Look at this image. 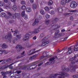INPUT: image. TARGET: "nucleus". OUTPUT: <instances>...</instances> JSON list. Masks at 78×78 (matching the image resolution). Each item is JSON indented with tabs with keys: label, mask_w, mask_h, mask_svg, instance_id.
Instances as JSON below:
<instances>
[{
	"label": "nucleus",
	"mask_w": 78,
	"mask_h": 78,
	"mask_svg": "<svg viewBox=\"0 0 78 78\" xmlns=\"http://www.w3.org/2000/svg\"><path fill=\"white\" fill-rule=\"evenodd\" d=\"M18 39L17 38H15V39L13 41V42L14 44V43H15V42H16V41H17Z\"/></svg>",
	"instance_id": "42"
},
{
	"label": "nucleus",
	"mask_w": 78,
	"mask_h": 78,
	"mask_svg": "<svg viewBox=\"0 0 78 78\" xmlns=\"http://www.w3.org/2000/svg\"><path fill=\"white\" fill-rule=\"evenodd\" d=\"M11 30H12V32H14L15 33H14L13 34V36H16V34H17V33H18V31L17 30H15V31H12V29H11Z\"/></svg>",
	"instance_id": "21"
},
{
	"label": "nucleus",
	"mask_w": 78,
	"mask_h": 78,
	"mask_svg": "<svg viewBox=\"0 0 78 78\" xmlns=\"http://www.w3.org/2000/svg\"><path fill=\"white\" fill-rule=\"evenodd\" d=\"M69 37V36L68 37H66L65 39H64L63 41H65L66 40H67V38Z\"/></svg>",
	"instance_id": "49"
},
{
	"label": "nucleus",
	"mask_w": 78,
	"mask_h": 78,
	"mask_svg": "<svg viewBox=\"0 0 78 78\" xmlns=\"http://www.w3.org/2000/svg\"><path fill=\"white\" fill-rule=\"evenodd\" d=\"M45 17V18H46V19H48L50 17V15L48 14H46Z\"/></svg>",
	"instance_id": "36"
},
{
	"label": "nucleus",
	"mask_w": 78,
	"mask_h": 78,
	"mask_svg": "<svg viewBox=\"0 0 78 78\" xmlns=\"http://www.w3.org/2000/svg\"><path fill=\"white\" fill-rule=\"evenodd\" d=\"M26 7L25 6V5H22L21 7V9L23 10H25V9H26Z\"/></svg>",
	"instance_id": "31"
},
{
	"label": "nucleus",
	"mask_w": 78,
	"mask_h": 78,
	"mask_svg": "<svg viewBox=\"0 0 78 78\" xmlns=\"http://www.w3.org/2000/svg\"><path fill=\"white\" fill-rule=\"evenodd\" d=\"M16 48H18V51H20L21 49L23 48V47H22V46L20 44H18L16 47Z\"/></svg>",
	"instance_id": "13"
},
{
	"label": "nucleus",
	"mask_w": 78,
	"mask_h": 78,
	"mask_svg": "<svg viewBox=\"0 0 78 78\" xmlns=\"http://www.w3.org/2000/svg\"><path fill=\"white\" fill-rule=\"evenodd\" d=\"M2 48L4 49L7 48H8V46L6 45V44H4L2 45Z\"/></svg>",
	"instance_id": "20"
},
{
	"label": "nucleus",
	"mask_w": 78,
	"mask_h": 78,
	"mask_svg": "<svg viewBox=\"0 0 78 78\" xmlns=\"http://www.w3.org/2000/svg\"><path fill=\"white\" fill-rule=\"evenodd\" d=\"M37 54H35L34 55H33L32 56L30 57L29 59L31 61H32L33 60V59H35L37 56Z\"/></svg>",
	"instance_id": "14"
},
{
	"label": "nucleus",
	"mask_w": 78,
	"mask_h": 78,
	"mask_svg": "<svg viewBox=\"0 0 78 78\" xmlns=\"http://www.w3.org/2000/svg\"><path fill=\"white\" fill-rule=\"evenodd\" d=\"M16 73L17 74H19V73H21V71H17Z\"/></svg>",
	"instance_id": "50"
},
{
	"label": "nucleus",
	"mask_w": 78,
	"mask_h": 78,
	"mask_svg": "<svg viewBox=\"0 0 78 78\" xmlns=\"http://www.w3.org/2000/svg\"><path fill=\"white\" fill-rule=\"evenodd\" d=\"M21 3L22 5H25V2L24 1H22Z\"/></svg>",
	"instance_id": "41"
},
{
	"label": "nucleus",
	"mask_w": 78,
	"mask_h": 78,
	"mask_svg": "<svg viewBox=\"0 0 78 78\" xmlns=\"http://www.w3.org/2000/svg\"><path fill=\"white\" fill-rule=\"evenodd\" d=\"M36 50V48H34L31 51H34Z\"/></svg>",
	"instance_id": "60"
},
{
	"label": "nucleus",
	"mask_w": 78,
	"mask_h": 78,
	"mask_svg": "<svg viewBox=\"0 0 78 78\" xmlns=\"http://www.w3.org/2000/svg\"><path fill=\"white\" fill-rule=\"evenodd\" d=\"M46 57H48V58H49V57H50V56L48 55H47L45 56Z\"/></svg>",
	"instance_id": "64"
},
{
	"label": "nucleus",
	"mask_w": 78,
	"mask_h": 78,
	"mask_svg": "<svg viewBox=\"0 0 78 78\" xmlns=\"http://www.w3.org/2000/svg\"><path fill=\"white\" fill-rule=\"evenodd\" d=\"M25 11H24L23 12H22L21 13V15L22 16V17H23L25 15H26L25 14Z\"/></svg>",
	"instance_id": "33"
},
{
	"label": "nucleus",
	"mask_w": 78,
	"mask_h": 78,
	"mask_svg": "<svg viewBox=\"0 0 78 78\" xmlns=\"http://www.w3.org/2000/svg\"><path fill=\"white\" fill-rule=\"evenodd\" d=\"M59 32H60V31L59 30H58L56 31L55 32L54 37H55V38H58V37H59V36H62L64 35V33L59 34H58V33H59Z\"/></svg>",
	"instance_id": "5"
},
{
	"label": "nucleus",
	"mask_w": 78,
	"mask_h": 78,
	"mask_svg": "<svg viewBox=\"0 0 78 78\" xmlns=\"http://www.w3.org/2000/svg\"><path fill=\"white\" fill-rule=\"evenodd\" d=\"M16 36L18 38V39H20L21 38V37H22L21 34L17 35H16Z\"/></svg>",
	"instance_id": "35"
},
{
	"label": "nucleus",
	"mask_w": 78,
	"mask_h": 78,
	"mask_svg": "<svg viewBox=\"0 0 78 78\" xmlns=\"http://www.w3.org/2000/svg\"><path fill=\"white\" fill-rule=\"evenodd\" d=\"M2 11H3V9L1 8H0V12Z\"/></svg>",
	"instance_id": "56"
},
{
	"label": "nucleus",
	"mask_w": 78,
	"mask_h": 78,
	"mask_svg": "<svg viewBox=\"0 0 78 78\" xmlns=\"http://www.w3.org/2000/svg\"><path fill=\"white\" fill-rule=\"evenodd\" d=\"M45 36V34L44 33H42L40 34V37H44Z\"/></svg>",
	"instance_id": "32"
},
{
	"label": "nucleus",
	"mask_w": 78,
	"mask_h": 78,
	"mask_svg": "<svg viewBox=\"0 0 78 78\" xmlns=\"http://www.w3.org/2000/svg\"><path fill=\"white\" fill-rule=\"evenodd\" d=\"M40 31L39 29H35L34 31H30L29 33L31 34V35H33V34H37L38 33H39Z\"/></svg>",
	"instance_id": "10"
},
{
	"label": "nucleus",
	"mask_w": 78,
	"mask_h": 78,
	"mask_svg": "<svg viewBox=\"0 0 78 78\" xmlns=\"http://www.w3.org/2000/svg\"><path fill=\"white\" fill-rule=\"evenodd\" d=\"M7 67H6L5 66H3L0 68V69H2V70H4L5 69H6Z\"/></svg>",
	"instance_id": "34"
},
{
	"label": "nucleus",
	"mask_w": 78,
	"mask_h": 78,
	"mask_svg": "<svg viewBox=\"0 0 78 78\" xmlns=\"http://www.w3.org/2000/svg\"><path fill=\"white\" fill-rule=\"evenodd\" d=\"M16 0H11V1L12 2H13L14 3H15L16 2Z\"/></svg>",
	"instance_id": "57"
},
{
	"label": "nucleus",
	"mask_w": 78,
	"mask_h": 78,
	"mask_svg": "<svg viewBox=\"0 0 78 78\" xmlns=\"http://www.w3.org/2000/svg\"><path fill=\"white\" fill-rule=\"evenodd\" d=\"M44 9L45 11H48L49 10V8L48 7H46L44 8Z\"/></svg>",
	"instance_id": "39"
},
{
	"label": "nucleus",
	"mask_w": 78,
	"mask_h": 78,
	"mask_svg": "<svg viewBox=\"0 0 78 78\" xmlns=\"http://www.w3.org/2000/svg\"><path fill=\"white\" fill-rule=\"evenodd\" d=\"M50 14L51 15H53L55 14V12H54V11L51 10L50 12Z\"/></svg>",
	"instance_id": "43"
},
{
	"label": "nucleus",
	"mask_w": 78,
	"mask_h": 78,
	"mask_svg": "<svg viewBox=\"0 0 78 78\" xmlns=\"http://www.w3.org/2000/svg\"><path fill=\"white\" fill-rule=\"evenodd\" d=\"M12 8L13 10H16V9L17 8V5H15L12 6Z\"/></svg>",
	"instance_id": "25"
},
{
	"label": "nucleus",
	"mask_w": 78,
	"mask_h": 78,
	"mask_svg": "<svg viewBox=\"0 0 78 78\" xmlns=\"http://www.w3.org/2000/svg\"><path fill=\"white\" fill-rule=\"evenodd\" d=\"M48 53V52H44V53H45V55H47V53Z\"/></svg>",
	"instance_id": "62"
},
{
	"label": "nucleus",
	"mask_w": 78,
	"mask_h": 78,
	"mask_svg": "<svg viewBox=\"0 0 78 78\" xmlns=\"http://www.w3.org/2000/svg\"><path fill=\"white\" fill-rule=\"evenodd\" d=\"M40 51V50H37L34 52H32L30 54H29V55H33L34 53H37L38 52V51Z\"/></svg>",
	"instance_id": "27"
},
{
	"label": "nucleus",
	"mask_w": 78,
	"mask_h": 78,
	"mask_svg": "<svg viewBox=\"0 0 78 78\" xmlns=\"http://www.w3.org/2000/svg\"><path fill=\"white\" fill-rule=\"evenodd\" d=\"M1 74H2V75L3 76V78H7V76H6V75L8 74V72H1Z\"/></svg>",
	"instance_id": "12"
},
{
	"label": "nucleus",
	"mask_w": 78,
	"mask_h": 78,
	"mask_svg": "<svg viewBox=\"0 0 78 78\" xmlns=\"http://www.w3.org/2000/svg\"><path fill=\"white\" fill-rule=\"evenodd\" d=\"M76 10H69V12H76Z\"/></svg>",
	"instance_id": "45"
},
{
	"label": "nucleus",
	"mask_w": 78,
	"mask_h": 78,
	"mask_svg": "<svg viewBox=\"0 0 78 78\" xmlns=\"http://www.w3.org/2000/svg\"><path fill=\"white\" fill-rule=\"evenodd\" d=\"M26 11L27 12H30L31 11V8L30 7H28L26 8Z\"/></svg>",
	"instance_id": "19"
},
{
	"label": "nucleus",
	"mask_w": 78,
	"mask_h": 78,
	"mask_svg": "<svg viewBox=\"0 0 78 78\" xmlns=\"http://www.w3.org/2000/svg\"><path fill=\"white\" fill-rule=\"evenodd\" d=\"M4 4V3H3L2 2H0V6H3Z\"/></svg>",
	"instance_id": "40"
},
{
	"label": "nucleus",
	"mask_w": 78,
	"mask_h": 78,
	"mask_svg": "<svg viewBox=\"0 0 78 78\" xmlns=\"http://www.w3.org/2000/svg\"><path fill=\"white\" fill-rule=\"evenodd\" d=\"M42 64H43V63H41L39 64L38 65V66H41L42 65Z\"/></svg>",
	"instance_id": "59"
},
{
	"label": "nucleus",
	"mask_w": 78,
	"mask_h": 78,
	"mask_svg": "<svg viewBox=\"0 0 78 78\" xmlns=\"http://www.w3.org/2000/svg\"><path fill=\"white\" fill-rule=\"evenodd\" d=\"M70 69H69L65 66H62V70L63 72H59V74L54 73L51 74L50 75L48 78L43 77L41 78H55L56 77V76H58V75L62 76H58V78H65L64 76L66 77L67 76H69V74L64 72H68L69 71H71V70L75 71V66L72 65L70 66Z\"/></svg>",
	"instance_id": "1"
},
{
	"label": "nucleus",
	"mask_w": 78,
	"mask_h": 78,
	"mask_svg": "<svg viewBox=\"0 0 78 78\" xmlns=\"http://www.w3.org/2000/svg\"><path fill=\"white\" fill-rule=\"evenodd\" d=\"M53 4V1L51 0H50L48 2V5H51Z\"/></svg>",
	"instance_id": "30"
},
{
	"label": "nucleus",
	"mask_w": 78,
	"mask_h": 78,
	"mask_svg": "<svg viewBox=\"0 0 78 78\" xmlns=\"http://www.w3.org/2000/svg\"><path fill=\"white\" fill-rule=\"evenodd\" d=\"M71 0H65V1L66 3H69V2H70Z\"/></svg>",
	"instance_id": "47"
},
{
	"label": "nucleus",
	"mask_w": 78,
	"mask_h": 78,
	"mask_svg": "<svg viewBox=\"0 0 78 78\" xmlns=\"http://www.w3.org/2000/svg\"><path fill=\"white\" fill-rule=\"evenodd\" d=\"M73 52V50L72 48H68V51L67 52V54H70Z\"/></svg>",
	"instance_id": "16"
},
{
	"label": "nucleus",
	"mask_w": 78,
	"mask_h": 78,
	"mask_svg": "<svg viewBox=\"0 0 78 78\" xmlns=\"http://www.w3.org/2000/svg\"><path fill=\"white\" fill-rule=\"evenodd\" d=\"M25 52L24 51L23 52V53H21V56H23L24 55V53H25Z\"/></svg>",
	"instance_id": "55"
},
{
	"label": "nucleus",
	"mask_w": 78,
	"mask_h": 78,
	"mask_svg": "<svg viewBox=\"0 0 78 78\" xmlns=\"http://www.w3.org/2000/svg\"><path fill=\"white\" fill-rule=\"evenodd\" d=\"M74 51H78V44H77L76 46H74Z\"/></svg>",
	"instance_id": "24"
},
{
	"label": "nucleus",
	"mask_w": 78,
	"mask_h": 78,
	"mask_svg": "<svg viewBox=\"0 0 78 78\" xmlns=\"http://www.w3.org/2000/svg\"><path fill=\"white\" fill-rule=\"evenodd\" d=\"M57 10L59 12H62L63 11H65L66 9V8L64 6H62V7H57Z\"/></svg>",
	"instance_id": "8"
},
{
	"label": "nucleus",
	"mask_w": 78,
	"mask_h": 78,
	"mask_svg": "<svg viewBox=\"0 0 78 78\" xmlns=\"http://www.w3.org/2000/svg\"><path fill=\"white\" fill-rule=\"evenodd\" d=\"M15 78H19V75H16L15 76Z\"/></svg>",
	"instance_id": "51"
},
{
	"label": "nucleus",
	"mask_w": 78,
	"mask_h": 78,
	"mask_svg": "<svg viewBox=\"0 0 78 78\" xmlns=\"http://www.w3.org/2000/svg\"><path fill=\"white\" fill-rule=\"evenodd\" d=\"M39 22V20L37 19H36L35 20L34 23L32 24L33 26H34V25H36V24L38 23Z\"/></svg>",
	"instance_id": "15"
},
{
	"label": "nucleus",
	"mask_w": 78,
	"mask_h": 78,
	"mask_svg": "<svg viewBox=\"0 0 78 78\" xmlns=\"http://www.w3.org/2000/svg\"><path fill=\"white\" fill-rule=\"evenodd\" d=\"M24 19L25 20H27V19H28V16H27V15H25L23 16Z\"/></svg>",
	"instance_id": "29"
},
{
	"label": "nucleus",
	"mask_w": 78,
	"mask_h": 78,
	"mask_svg": "<svg viewBox=\"0 0 78 78\" xmlns=\"http://www.w3.org/2000/svg\"><path fill=\"white\" fill-rule=\"evenodd\" d=\"M23 56L20 57V56H18L17 57V59H19V58H22V57H23Z\"/></svg>",
	"instance_id": "58"
},
{
	"label": "nucleus",
	"mask_w": 78,
	"mask_h": 78,
	"mask_svg": "<svg viewBox=\"0 0 78 78\" xmlns=\"http://www.w3.org/2000/svg\"><path fill=\"white\" fill-rule=\"evenodd\" d=\"M33 39H34V40H36V36H35L34 37H33Z\"/></svg>",
	"instance_id": "54"
},
{
	"label": "nucleus",
	"mask_w": 78,
	"mask_h": 78,
	"mask_svg": "<svg viewBox=\"0 0 78 78\" xmlns=\"http://www.w3.org/2000/svg\"><path fill=\"white\" fill-rule=\"evenodd\" d=\"M6 16V13L5 12H2L0 15V17H5Z\"/></svg>",
	"instance_id": "22"
},
{
	"label": "nucleus",
	"mask_w": 78,
	"mask_h": 78,
	"mask_svg": "<svg viewBox=\"0 0 78 78\" xmlns=\"http://www.w3.org/2000/svg\"><path fill=\"white\" fill-rule=\"evenodd\" d=\"M8 34L7 35H6L5 37V39H8V41H9L10 42H11V39L12 38V36L11 35V32H8Z\"/></svg>",
	"instance_id": "7"
},
{
	"label": "nucleus",
	"mask_w": 78,
	"mask_h": 78,
	"mask_svg": "<svg viewBox=\"0 0 78 78\" xmlns=\"http://www.w3.org/2000/svg\"><path fill=\"white\" fill-rule=\"evenodd\" d=\"M78 56V55H76L73 58H71L69 61L71 62V64H75L76 62H78V59L77 58Z\"/></svg>",
	"instance_id": "4"
},
{
	"label": "nucleus",
	"mask_w": 78,
	"mask_h": 78,
	"mask_svg": "<svg viewBox=\"0 0 78 78\" xmlns=\"http://www.w3.org/2000/svg\"><path fill=\"white\" fill-rule=\"evenodd\" d=\"M48 36H46L44 38V39H43L42 40V41H44V39H48Z\"/></svg>",
	"instance_id": "44"
},
{
	"label": "nucleus",
	"mask_w": 78,
	"mask_h": 78,
	"mask_svg": "<svg viewBox=\"0 0 78 78\" xmlns=\"http://www.w3.org/2000/svg\"><path fill=\"white\" fill-rule=\"evenodd\" d=\"M40 12L42 14V15H44L45 14V12H44V10L43 9H41L40 10Z\"/></svg>",
	"instance_id": "26"
},
{
	"label": "nucleus",
	"mask_w": 78,
	"mask_h": 78,
	"mask_svg": "<svg viewBox=\"0 0 78 78\" xmlns=\"http://www.w3.org/2000/svg\"><path fill=\"white\" fill-rule=\"evenodd\" d=\"M70 20H73V17L72 16L70 17Z\"/></svg>",
	"instance_id": "46"
},
{
	"label": "nucleus",
	"mask_w": 78,
	"mask_h": 78,
	"mask_svg": "<svg viewBox=\"0 0 78 78\" xmlns=\"http://www.w3.org/2000/svg\"><path fill=\"white\" fill-rule=\"evenodd\" d=\"M32 8L34 9H36L37 8V5L36 4H34L32 5Z\"/></svg>",
	"instance_id": "23"
},
{
	"label": "nucleus",
	"mask_w": 78,
	"mask_h": 78,
	"mask_svg": "<svg viewBox=\"0 0 78 78\" xmlns=\"http://www.w3.org/2000/svg\"><path fill=\"white\" fill-rule=\"evenodd\" d=\"M15 64V62L13 63H12V64H10V66H12V65H13V64Z\"/></svg>",
	"instance_id": "63"
},
{
	"label": "nucleus",
	"mask_w": 78,
	"mask_h": 78,
	"mask_svg": "<svg viewBox=\"0 0 78 78\" xmlns=\"http://www.w3.org/2000/svg\"><path fill=\"white\" fill-rule=\"evenodd\" d=\"M55 59V57H52L50 58L49 59V62H47L45 64V66H48V65H50V64H52L54 63V60Z\"/></svg>",
	"instance_id": "9"
},
{
	"label": "nucleus",
	"mask_w": 78,
	"mask_h": 78,
	"mask_svg": "<svg viewBox=\"0 0 78 78\" xmlns=\"http://www.w3.org/2000/svg\"><path fill=\"white\" fill-rule=\"evenodd\" d=\"M14 74L13 73H11L10 75V78H12V77H14Z\"/></svg>",
	"instance_id": "37"
},
{
	"label": "nucleus",
	"mask_w": 78,
	"mask_h": 78,
	"mask_svg": "<svg viewBox=\"0 0 78 78\" xmlns=\"http://www.w3.org/2000/svg\"><path fill=\"white\" fill-rule=\"evenodd\" d=\"M73 78H78V75H75L73 76Z\"/></svg>",
	"instance_id": "38"
},
{
	"label": "nucleus",
	"mask_w": 78,
	"mask_h": 78,
	"mask_svg": "<svg viewBox=\"0 0 78 78\" xmlns=\"http://www.w3.org/2000/svg\"><path fill=\"white\" fill-rule=\"evenodd\" d=\"M7 14L10 17H12L13 19H14V17H16V18H17V17H19L20 16V13H15L14 15L13 16H12L10 12H8Z\"/></svg>",
	"instance_id": "6"
},
{
	"label": "nucleus",
	"mask_w": 78,
	"mask_h": 78,
	"mask_svg": "<svg viewBox=\"0 0 78 78\" xmlns=\"http://www.w3.org/2000/svg\"><path fill=\"white\" fill-rule=\"evenodd\" d=\"M66 3H66V2L65 1H64V0H62L61 1V4L62 5H66Z\"/></svg>",
	"instance_id": "18"
},
{
	"label": "nucleus",
	"mask_w": 78,
	"mask_h": 78,
	"mask_svg": "<svg viewBox=\"0 0 78 78\" xmlns=\"http://www.w3.org/2000/svg\"><path fill=\"white\" fill-rule=\"evenodd\" d=\"M37 64H38V62H35L29 65L27 67L26 66H21L20 69H25L27 67V70H32V69H35V68L37 67V66H35V65ZM33 66H35L33 67Z\"/></svg>",
	"instance_id": "3"
},
{
	"label": "nucleus",
	"mask_w": 78,
	"mask_h": 78,
	"mask_svg": "<svg viewBox=\"0 0 78 78\" xmlns=\"http://www.w3.org/2000/svg\"><path fill=\"white\" fill-rule=\"evenodd\" d=\"M45 22L46 25H48L50 23V20H46L45 21Z\"/></svg>",
	"instance_id": "28"
},
{
	"label": "nucleus",
	"mask_w": 78,
	"mask_h": 78,
	"mask_svg": "<svg viewBox=\"0 0 78 78\" xmlns=\"http://www.w3.org/2000/svg\"><path fill=\"white\" fill-rule=\"evenodd\" d=\"M58 20V18H55L51 22V25H49V27H51L50 28V30L51 31H53V30H56V29L59 28L60 27V26H59L58 24L55 23V22H56Z\"/></svg>",
	"instance_id": "2"
},
{
	"label": "nucleus",
	"mask_w": 78,
	"mask_h": 78,
	"mask_svg": "<svg viewBox=\"0 0 78 78\" xmlns=\"http://www.w3.org/2000/svg\"><path fill=\"white\" fill-rule=\"evenodd\" d=\"M30 34H26L25 36L23 37V40L24 41H26L27 40H28V39H29V37H30Z\"/></svg>",
	"instance_id": "11"
},
{
	"label": "nucleus",
	"mask_w": 78,
	"mask_h": 78,
	"mask_svg": "<svg viewBox=\"0 0 78 78\" xmlns=\"http://www.w3.org/2000/svg\"><path fill=\"white\" fill-rule=\"evenodd\" d=\"M3 53V51L0 50V55H2V54Z\"/></svg>",
	"instance_id": "48"
},
{
	"label": "nucleus",
	"mask_w": 78,
	"mask_h": 78,
	"mask_svg": "<svg viewBox=\"0 0 78 78\" xmlns=\"http://www.w3.org/2000/svg\"><path fill=\"white\" fill-rule=\"evenodd\" d=\"M66 31V30H65L64 29L62 30H61L62 32H64V31Z\"/></svg>",
	"instance_id": "61"
},
{
	"label": "nucleus",
	"mask_w": 78,
	"mask_h": 78,
	"mask_svg": "<svg viewBox=\"0 0 78 78\" xmlns=\"http://www.w3.org/2000/svg\"><path fill=\"white\" fill-rule=\"evenodd\" d=\"M4 1L5 3H7L9 1L8 0H4Z\"/></svg>",
	"instance_id": "52"
},
{
	"label": "nucleus",
	"mask_w": 78,
	"mask_h": 78,
	"mask_svg": "<svg viewBox=\"0 0 78 78\" xmlns=\"http://www.w3.org/2000/svg\"><path fill=\"white\" fill-rule=\"evenodd\" d=\"M30 2L31 3H34V0H30Z\"/></svg>",
	"instance_id": "53"
},
{
	"label": "nucleus",
	"mask_w": 78,
	"mask_h": 78,
	"mask_svg": "<svg viewBox=\"0 0 78 78\" xmlns=\"http://www.w3.org/2000/svg\"><path fill=\"white\" fill-rule=\"evenodd\" d=\"M48 44V42L47 41H43L42 42V45H41V46H44V45H45L46 44Z\"/></svg>",
	"instance_id": "17"
}]
</instances>
